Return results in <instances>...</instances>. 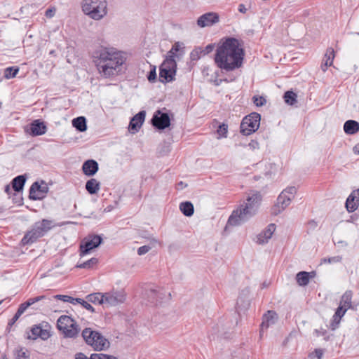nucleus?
I'll use <instances>...</instances> for the list:
<instances>
[{
  "label": "nucleus",
  "instance_id": "f257e3e1",
  "mask_svg": "<svg viewBox=\"0 0 359 359\" xmlns=\"http://www.w3.org/2000/svg\"><path fill=\"white\" fill-rule=\"evenodd\" d=\"M245 51L239 41L227 38L217 46L215 62L222 70L231 72L243 65Z\"/></svg>",
  "mask_w": 359,
  "mask_h": 359
},
{
  "label": "nucleus",
  "instance_id": "f03ea898",
  "mask_svg": "<svg viewBox=\"0 0 359 359\" xmlns=\"http://www.w3.org/2000/svg\"><path fill=\"white\" fill-rule=\"evenodd\" d=\"M262 200V196L259 192L251 191L243 203L232 212L227 226H240L248 222L257 214Z\"/></svg>",
  "mask_w": 359,
  "mask_h": 359
},
{
  "label": "nucleus",
  "instance_id": "7ed1b4c3",
  "mask_svg": "<svg viewBox=\"0 0 359 359\" xmlns=\"http://www.w3.org/2000/svg\"><path fill=\"white\" fill-rule=\"evenodd\" d=\"M54 226H55V224L53 220L43 219L35 222L32 229L22 238V243L29 245L36 242Z\"/></svg>",
  "mask_w": 359,
  "mask_h": 359
},
{
  "label": "nucleus",
  "instance_id": "20e7f679",
  "mask_svg": "<svg viewBox=\"0 0 359 359\" xmlns=\"http://www.w3.org/2000/svg\"><path fill=\"white\" fill-rule=\"evenodd\" d=\"M82 11L95 20L102 19L107 13L106 0H83Z\"/></svg>",
  "mask_w": 359,
  "mask_h": 359
},
{
  "label": "nucleus",
  "instance_id": "39448f33",
  "mask_svg": "<svg viewBox=\"0 0 359 359\" xmlns=\"http://www.w3.org/2000/svg\"><path fill=\"white\" fill-rule=\"evenodd\" d=\"M82 336L86 342L95 351H102L108 348L110 343L107 339L100 332L86 328L82 332Z\"/></svg>",
  "mask_w": 359,
  "mask_h": 359
},
{
  "label": "nucleus",
  "instance_id": "423d86ee",
  "mask_svg": "<svg viewBox=\"0 0 359 359\" xmlns=\"http://www.w3.org/2000/svg\"><path fill=\"white\" fill-rule=\"evenodd\" d=\"M58 330L67 337L73 338L80 332V327L76 322L70 316H61L57 321Z\"/></svg>",
  "mask_w": 359,
  "mask_h": 359
},
{
  "label": "nucleus",
  "instance_id": "0eeeda50",
  "mask_svg": "<svg viewBox=\"0 0 359 359\" xmlns=\"http://www.w3.org/2000/svg\"><path fill=\"white\" fill-rule=\"evenodd\" d=\"M124 59L121 53L116 51L112 57L104 65H100L99 72L105 77H109L117 74L121 70V66L123 64Z\"/></svg>",
  "mask_w": 359,
  "mask_h": 359
},
{
  "label": "nucleus",
  "instance_id": "6e6552de",
  "mask_svg": "<svg viewBox=\"0 0 359 359\" xmlns=\"http://www.w3.org/2000/svg\"><path fill=\"white\" fill-rule=\"evenodd\" d=\"M177 69L175 59L166 58L160 66L159 80L161 82H170L174 80Z\"/></svg>",
  "mask_w": 359,
  "mask_h": 359
},
{
  "label": "nucleus",
  "instance_id": "1a4fd4ad",
  "mask_svg": "<svg viewBox=\"0 0 359 359\" xmlns=\"http://www.w3.org/2000/svg\"><path fill=\"white\" fill-rule=\"evenodd\" d=\"M296 192L295 187H289L284 189L277 198V204L273 209V213L277 215L284 210L294 198Z\"/></svg>",
  "mask_w": 359,
  "mask_h": 359
},
{
  "label": "nucleus",
  "instance_id": "9d476101",
  "mask_svg": "<svg viewBox=\"0 0 359 359\" xmlns=\"http://www.w3.org/2000/svg\"><path fill=\"white\" fill-rule=\"evenodd\" d=\"M260 115L252 113L246 116L241 123V133L244 135H249L255 133L260 125Z\"/></svg>",
  "mask_w": 359,
  "mask_h": 359
},
{
  "label": "nucleus",
  "instance_id": "9b49d317",
  "mask_svg": "<svg viewBox=\"0 0 359 359\" xmlns=\"http://www.w3.org/2000/svg\"><path fill=\"white\" fill-rule=\"evenodd\" d=\"M116 50L111 47H100L94 52V59L97 69H100V65H104L109 61L116 53Z\"/></svg>",
  "mask_w": 359,
  "mask_h": 359
},
{
  "label": "nucleus",
  "instance_id": "f8f14e48",
  "mask_svg": "<svg viewBox=\"0 0 359 359\" xmlns=\"http://www.w3.org/2000/svg\"><path fill=\"white\" fill-rule=\"evenodd\" d=\"M102 241V238L97 235H90L86 237L80 245V255L84 256L90 253L101 244Z\"/></svg>",
  "mask_w": 359,
  "mask_h": 359
},
{
  "label": "nucleus",
  "instance_id": "ddd939ff",
  "mask_svg": "<svg viewBox=\"0 0 359 359\" xmlns=\"http://www.w3.org/2000/svg\"><path fill=\"white\" fill-rule=\"evenodd\" d=\"M126 293L123 290H111L104 293V307L116 306L126 300Z\"/></svg>",
  "mask_w": 359,
  "mask_h": 359
},
{
  "label": "nucleus",
  "instance_id": "4468645a",
  "mask_svg": "<svg viewBox=\"0 0 359 359\" xmlns=\"http://www.w3.org/2000/svg\"><path fill=\"white\" fill-rule=\"evenodd\" d=\"M48 191V187L45 182H36L32 184L29 189V198L35 201L41 200L45 198Z\"/></svg>",
  "mask_w": 359,
  "mask_h": 359
},
{
  "label": "nucleus",
  "instance_id": "2eb2a0df",
  "mask_svg": "<svg viewBox=\"0 0 359 359\" xmlns=\"http://www.w3.org/2000/svg\"><path fill=\"white\" fill-rule=\"evenodd\" d=\"M152 124L159 130L168 128L170 124V119L168 114L158 111L151 119Z\"/></svg>",
  "mask_w": 359,
  "mask_h": 359
},
{
  "label": "nucleus",
  "instance_id": "dca6fc26",
  "mask_svg": "<svg viewBox=\"0 0 359 359\" xmlns=\"http://www.w3.org/2000/svg\"><path fill=\"white\" fill-rule=\"evenodd\" d=\"M149 297L158 305L168 302L170 299L171 294L164 289L151 290Z\"/></svg>",
  "mask_w": 359,
  "mask_h": 359
},
{
  "label": "nucleus",
  "instance_id": "f3484780",
  "mask_svg": "<svg viewBox=\"0 0 359 359\" xmlns=\"http://www.w3.org/2000/svg\"><path fill=\"white\" fill-rule=\"evenodd\" d=\"M219 22V15L215 13H207L200 16L197 25L200 27L211 26Z\"/></svg>",
  "mask_w": 359,
  "mask_h": 359
},
{
  "label": "nucleus",
  "instance_id": "a211bd4d",
  "mask_svg": "<svg viewBox=\"0 0 359 359\" xmlns=\"http://www.w3.org/2000/svg\"><path fill=\"white\" fill-rule=\"evenodd\" d=\"M146 113L144 111H140L134 116L130 121L128 129L132 133H137L143 124Z\"/></svg>",
  "mask_w": 359,
  "mask_h": 359
},
{
  "label": "nucleus",
  "instance_id": "6ab92c4d",
  "mask_svg": "<svg viewBox=\"0 0 359 359\" xmlns=\"http://www.w3.org/2000/svg\"><path fill=\"white\" fill-rule=\"evenodd\" d=\"M278 320V315L273 311H268L266 313H265L263 316V320L261 324V332L264 331V330H266L270 326L274 325Z\"/></svg>",
  "mask_w": 359,
  "mask_h": 359
},
{
  "label": "nucleus",
  "instance_id": "aec40b11",
  "mask_svg": "<svg viewBox=\"0 0 359 359\" xmlns=\"http://www.w3.org/2000/svg\"><path fill=\"white\" fill-rule=\"evenodd\" d=\"M359 205V189L353 191L346 201V207L348 212H353Z\"/></svg>",
  "mask_w": 359,
  "mask_h": 359
},
{
  "label": "nucleus",
  "instance_id": "412c9836",
  "mask_svg": "<svg viewBox=\"0 0 359 359\" xmlns=\"http://www.w3.org/2000/svg\"><path fill=\"white\" fill-rule=\"evenodd\" d=\"M276 230V225L274 224H270L267 226L266 229L262 231L257 236V242L259 244H265L268 243L269 240L271 238L273 233Z\"/></svg>",
  "mask_w": 359,
  "mask_h": 359
},
{
  "label": "nucleus",
  "instance_id": "4be33fe9",
  "mask_svg": "<svg viewBox=\"0 0 359 359\" xmlns=\"http://www.w3.org/2000/svg\"><path fill=\"white\" fill-rule=\"evenodd\" d=\"M82 170L86 175H94L98 170V163L94 160H88L83 164Z\"/></svg>",
  "mask_w": 359,
  "mask_h": 359
},
{
  "label": "nucleus",
  "instance_id": "5701e85b",
  "mask_svg": "<svg viewBox=\"0 0 359 359\" xmlns=\"http://www.w3.org/2000/svg\"><path fill=\"white\" fill-rule=\"evenodd\" d=\"M46 132V126L43 122H40L39 120L34 121L30 125V133L34 136L43 135Z\"/></svg>",
  "mask_w": 359,
  "mask_h": 359
},
{
  "label": "nucleus",
  "instance_id": "b1692460",
  "mask_svg": "<svg viewBox=\"0 0 359 359\" xmlns=\"http://www.w3.org/2000/svg\"><path fill=\"white\" fill-rule=\"evenodd\" d=\"M334 58V51L332 48H329L327 49L326 53L325 54L324 58L323 60V62L321 65V69L323 72L327 70L328 67H330L333 63V60Z\"/></svg>",
  "mask_w": 359,
  "mask_h": 359
},
{
  "label": "nucleus",
  "instance_id": "393cba45",
  "mask_svg": "<svg viewBox=\"0 0 359 359\" xmlns=\"http://www.w3.org/2000/svg\"><path fill=\"white\" fill-rule=\"evenodd\" d=\"M314 272L300 271L296 275V280L299 285L306 286L309 284L311 278L314 277Z\"/></svg>",
  "mask_w": 359,
  "mask_h": 359
},
{
  "label": "nucleus",
  "instance_id": "a878e982",
  "mask_svg": "<svg viewBox=\"0 0 359 359\" xmlns=\"http://www.w3.org/2000/svg\"><path fill=\"white\" fill-rule=\"evenodd\" d=\"M46 299L44 295L38 296L34 298L29 299L27 302L21 304L17 311L18 314H22L28 307L34 305L35 303Z\"/></svg>",
  "mask_w": 359,
  "mask_h": 359
},
{
  "label": "nucleus",
  "instance_id": "bb28decb",
  "mask_svg": "<svg viewBox=\"0 0 359 359\" xmlns=\"http://www.w3.org/2000/svg\"><path fill=\"white\" fill-rule=\"evenodd\" d=\"M344 130L346 134H355L359 130V123L355 121L348 120L345 122Z\"/></svg>",
  "mask_w": 359,
  "mask_h": 359
},
{
  "label": "nucleus",
  "instance_id": "cd10ccee",
  "mask_svg": "<svg viewBox=\"0 0 359 359\" xmlns=\"http://www.w3.org/2000/svg\"><path fill=\"white\" fill-rule=\"evenodd\" d=\"M88 302L93 304L102 305L104 307V293L97 292L86 296Z\"/></svg>",
  "mask_w": 359,
  "mask_h": 359
},
{
  "label": "nucleus",
  "instance_id": "c85d7f7f",
  "mask_svg": "<svg viewBox=\"0 0 359 359\" xmlns=\"http://www.w3.org/2000/svg\"><path fill=\"white\" fill-rule=\"evenodd\" d=\"M100 182L95 178H92L87 181L86 189L90 194H95L100 190Z\"/></svg>",
  "mask_w": 359,
  "mask_h": 359
},
{
  "label": "nucleus",
  "instance_id": "c756f323",
  "mask_svg": "<svg viewBox=\"0 0 359 359\" xmlns=\"http://www.w3.org/2000/svg\"><path fill=\"white\" fill-rule=\"evenodd\" d=\"M180 210L181 212L187 217H190L194 214V208L191 202L186 201L180 204Z\"/></svg>",
  "mask_w": 359,
  "mask_h": 359
},
{
  "label": "nucleus",
  "instance_id": "7c9ffc66",
  "mask_svg": "<svg viewBox=\"0 0 359 359\" xmlns=\"http://www.w3.org/2000/svg\"><path fill=\"white\" fill-rule=\"evenodd\" d=\"M26 178L24 175H19L15 177L12 181V186L15 191H20L22 190L25 184Z\"/></svg>",
  "mask_w": 359,
  "mask_h": 359
},
{
  "label": "nucleus",
  "instance_id": "2f4dec72",
  "mask_svg": "<svg viewBox=\"0 0 359 359\" xmlns=\"http://www.w3.org/2000/svg\"><path fill=\"white\" fill-rule=\"evenodd\" d=\"M72 125L80 132H84L87 129L86 121L83 116H79L73 119Z\"/></svg>",
  "mask_w": 359,
  "mask_h": 359
},
{
  "label": "nucleus",
  "instance_id": "473e14b6",
  "mask_svg": "<svg viewBox=\"0 0 359 359\" xmlns=\"http://www.w3.org/2000/svg\"><path fill=\"white\" fill-rule=\"evenodd\" d=\"M351 292H346L341 297L339 305H342V306L349 309L351 306Z\"/></svg>",
  "mask_w": 359,
  "mask_h": 359
},
{
  "label": "nucleus",
  "instance_id": "72a5a7b5",
  "mask_svg": "<svg viewBox=\"0 0 359 359\" xmlns=\"http://www.w3.org/2000/svg\"><path fill=\"white\" fill-rule=\"evenodd\" d=\"M297 95L292 91H287L285 93L283 98L287 104L293 105L297 102Z\"/></svg>",
  "mask_w": 359,
  "mask_h": 359
},
{
  "label": "nucleus",
  "instance_id": "f704fd0d",
  "mask_svg": "<svg viewBox=\"0 0 359 359\" xmlns=\"http://www.w3.org/2000/svg\"><path fill=\"white\" fill-rule=\"evenodd\" d=\"M98 262V260L97 258L93 257L86 262H83L82 263H78L76 265L77 268L80 269H91L94 266H95Z\"/></svg>",
  "mask_w": 359,
  "mask_h": 359
},
{
  "label": "nucleus",
  "instance_id": "c9c22d12",
  "mask_svg": "<svg viewBox=\"0 0 359 359\" xmlns=\"http://www.w3.org/2000/svg\"><path fill=\"white\" fill-rule=\"evenodd\" d=\"M19 72V68L15 67H7L4 70V77L7 79H10L15 77Z\"/></svg>",
  "mask_w": 359,
  "mask_h": 359
},
{
  "label": "nucleus",
  "instance_id": "e433bc0d",
  "mask_svg": "<svg viewBox=\"0 0 359 359\" xmlns=\"http://www.w3.org/2000/svg\"><path fill=\"white\" fill-rule=\"evenodd\" d=\"M42 332L41 327L35 325L31 329L32 335H29L28 338L32 339H36L39 337L41 332Z\"/></svg>",
  "mask_w": 359,
  "mask_h": 359
},
{
  "label": "nucleus",
  "instance_id": "4c0bfd02",
  "mask_svg": "<svg viewBox=\"0 0 359 359\" xmlns=\"http://www.w3.org/2000/svg\"><path fill=\"white\" fill-rule=\"evenodd\" d=\"M227 132H228V126L224 123L221 124L217 130V133L218 135L217 138L219 139L222 137H226V135H227Z\"/></svg>",
  "mask_w": 359,
  "mask_h": 359
},
{
  "label": "nucleus",
  "instance_id": "58836bf2",
  "mask_svg": "<svg viewBox=\"0 0 359 359\" xmlns=\"http://www.w3.org/2000/svg\"><path fill=\"white\" fill-rule=\"evenodd\" d=\"M180 50V44L178 43H175L171 50L168 53V57L166 58H173L175 59L176 57V53Z\"/></svg>",
  "mask_w": 359,
  "mask_h": 359
},
{
  "label": "nucleus",
  "instance_id": "ea45409f",
  "mask_svg": "<svg viewBox=\"0 0 359 359\" xmlns=\"http://www.w3.org/2000/svg\"><path fill=\"white\" fill-rule=\"evenodd\" d=\"M203 55L202 53V47H198L196 48L191 53V57L192 60H198Z\"/></svg>",
  "mask_w": 359,
  "mask_h": 359
},
{
  "label": "nucleus",
  "instance_id": "a19ab883",
  "mask_svg": "<svg viewBox=\"0 0 359 359\" xmlns=\"http://www.w3.org/2000/svg\"><path fill=\"white\" fill-rule=\"evenodd\" d=\"M341 318L337 316L335 313L333 316L332 322L330 323V327L332 330H336L338 327V325L340 323Z\"/></svg>",
  "mask_w": 359,
  "mask_h": 359
},
{
  "label": "nucleus",
  "instance_id": "79ce46f5",
  "mask_svg": "<svg viewBox=\"0 0 359 359\" xmlns=\"http://www.w3.org/2000/svg\"><path fill=\"white\" fill-rule=\"evenodd\" d=\"M93 358L94 359H117L115 356L104 354V353H93Z\"/></svg>",
  "mask_w": 359,
  "mask_h": 359
},
{
  "label": "nucleus",
  "instance_id": "37998d69",
  "mask_svg": "<svg viewBox=\"0 0 359 359\" xmlns=\"http://www.w3.org/2000/svg\"><path fill=\"white\" fill-rule=\"evenodd\" d=\"M253 102L257 107H262L266 104V101L263 97L255 96L253 97Z\"/></svg>",
  "mask_w": 359,
  "mask_h": 359
},
{
  "label": "nucleus",
  "instance_id": "c03bdc74",
  "mask_svg": "<svg viewBox=\"0 0 359 359\" xmlns=\"http://www.w3.org/2000/svg\"><path fill=\"white\" fill-rule=\"evenodd\" d=\"M148 81L149 82H154L156 79V67H153L148 76H147Z\"/></svg>",
  "mask_w": 359,
  "mask_h": 359
},
{
  "label": "nucleus",
  "instance_id": "a18cd8bd",
  "mask_svg": "<svg viewBox=\"0 0 359 359\" xmlns=\"http://www.w3.org/2000/svg\"><path fill=\"white\" fill-rule=\"evenodd\" d=\"M151 249V246L149 245H143L138 248L137 250V254L139 255H143L147 253Z\"/></svg>",
  "mask_w": 359,
  "mask_h": 359
},
{
  "label": "nucleus",
  "instance_id": "49530a36",
  "mask_svg": "<svg viewBox=\"0 0 359 359\" xmlns=\"http://www.w3.org/2000/svg\"><path fill=\"white\" fill-rule=\"evenodd\" d=\"M347 309V308L342 306V305H339L335 312V314L341 318L344 316Z\"/></svg>",
  "mask_w": 359,
  "mask_h": 359
},
{
  "label": "nucleus",
  "instance_id": "de8ad7c7",
  "mask_svg": "<svg viewBox=\"0 0 359 359\" xmlns=\"http://www.w3.org/2000/svg\"><path fill=\"white\" fill-rule=\"evenodd\" d=\"M80 304L83 307L85 308L86 309L90 311V312H93L94 311V309L93 307L90 304V302L87 301H85L83 300V299H81V301L80 302Z\"/></svg>",
  "mask_w": 359,
  "mask_h": 359
},
{
  "label": "nucleus",
  "instance_id": "09e8293b",
  "mask_svg": "<svg viewBox=\"0 0 359 359\" xmlns=\"http://www.w3.org/2000/svg\"><path fill=\"white\" fill-rule=\"evenodd\" d=\"M342 258L340 256H335L332 257H330L328 259H324V262H328L330 264L331 263H337L340 262L341 261Z\"/></svg>",
  "mask_w": 359,
  "mask_h": 359
},
{
  "label": "nucleus",
  "instance_id": "8fccbe9b",
  "mask_svg": "<svg viewBox=\"0 0 359 359\" xmlns=\"http://www.w3.org/2000/svg\"><path fill=\"white\" fill-rule=\"evenodd\" d=\"M214 45L213 44H208L205 48H202V53L203 55H206L210 52H212L214 49Z\"/></svg>",
  "mask_w": 359,
  "mask_h": 359
},
{
  "label": "nucleus",
  "instance_id": "3c124183",
  "mask_svg": "<svg viewBox=\"0 0 359 359\" xmlns=\"http://www.w3.org/2000/svg\"><path fill=\"white\" fill-rule=\"evenodd\" d=\"M56 299L61 300L64 302H69L71 297L68 295L57 294L54 297Z\"/></svg>",
  "mask_w": 359,
  "mask_h": 359
},
{
  "label": "nucleus",
  "instance_id": "603ef678",
  "mask_svg": "<svg viewBox=\"0 0 359 359\" xmlns=\"http://www.w3.org/2000/svg\"><path fill=\"white\" fill-rule=\"evenodd\" d=\"M315 333L317 337L323 336L325 339H328V337H327V331L323 328L320 330H315Z\"/></svg>",
  "mask_w": 359,
  "mask_h": 359
},
{
  "label": "nucleus",
  "instance_id": "864d4df0",
  "mask_svg": "<svg viewBox=\"0 0 359 359\" xmlns=\"http://www.w3.org/2000/svg\"><path fill=\"white\" fill-rule=\"evenodd\" d=\"M55 8H53L47 9L46 11L45 15L48 18H51L55 15Z\"/></svg>",
  "mask_w": 359,
  "mask_h": 359
},
{
  "label": "nucleus",
  "instance_id": "5fc2aeb1",
  "mask_svg": "<svg viewBox=\"0 0 359 359\" xmlns=\"http://www.w3.org/2000/svg\"><path fill=\"white\" fill-rule=\"evenodd\" d=\"M75 359H94L93 358V354L90 355V357H87L84 353H77L75 355Z\"/></svg>",
  "mask_w": 359,
  "mask_h": 359
},
{
  "label": "nucleus",
  "instance_id": "6e6d98bb",
  "mask_svg": "<svg viewBox=\"0 0 359 359\" xmlns=\"http://www.w3.org/2000/svg\"><path fill=\"white\" fill-rule=\"evenodd\" d=\"M17 357H18V359H28L29 355L25 351H23L21 350V351H18Z\"/></svg>",
  "mask_w": 359,
  "mask_h": 359
},
{
  "label": "nucleus",
  "instance_id": "4d7b16f0",
  "mask_svg": "<svg viewBox=\"0 0 359 359\" xmlns=\"http://www.w3.org/2000/svg\"><path fill=\"white\" fill-rule=\"evenodd\" d=\"M81 301V298H74V297H71V299L69 301V303H71L72 304H80V302Z\"/></svg>",
  "mask_w": 359,
  "mask_h": 359
},
{
  "label": "nucleus",
  "instance_id": "13d9d810",
  "mask_svg": "<svg viewBox=\"0 0 359 359\" xmlns=\"http://www.w3.org/2000/svg\"><path fill=\"white\" fill-rule=\"evenodd\" d=\"M238 11L239 12L242 13H245L248 11V9L246 8L245 6L243 4H239L238 6Z\"/></svg>",
  "mask_w": 359,
  "mask_h": 359
},
{
  "label": "nucleus",
  "instance_id": "bf43d9fd",
  "mask_svg": "<svg viewBox=\"0 0 359 359\" xmlns=\"http://www.w3.org/2000/svg\"><path fill=\"white\" fill-rule=\"evenodd\" d=\"M48 337V332L46 330L42 329V332H41L39 337H41L43 339H45Z\"/></svg>",
  "mask_w": 359,
  "mask_h": 359
},
{
  "label": "nucleus",
  "instance_id": "052dcab7",
  "mask_svg": "<svg viewBox=\"0 0 359 359\" xmlns=\"http://www.w3.org/2000/svg\"><path fill=\"white\" fill-rule=\"evenodd\" d=\"M315 354L316 355V357L318 358V359H321L322 356H323V351L320 350V349H317L315 351Z\"/></svg>",
  "mask_w": 359,
  "mask_h": 359
},
{
  "label": "nucleus",
  "instance_id": "680f3d73",
  "mask_svg": "<svg viewBox=\"0 0 359 359\" xmlns=\"http://www.w3.org/2000/svg\"><path fill=\"white\" fill-rule=\"evenodd\" d=\"M22 314H18V312H16L15 316H13V318L12 319L13 323H14L16 320H18V319L20 318V316Z\"/></svg>",
  "mask_w": 359,
  "mask_h": 359
},
{
  "label": "nucleus",
  "instance_id": "e2e57ef3",
  "mask_svg": "<svg viewBox=\"0 0 359 359\" xmlns=\"http://www.w3.org/2000/svg\"><path fill=\"white\" fill-rule=\"evenodd\" d=\"M353 151H354V153H355V154H359V144H356V145L353 147Z\"/></svg>",
  "mask_w": 359,
  "mask_h": 359
},
{
  "label": "nucleus",
  "instance_id": "0e129e2a",
  "mask_svg": "<svg viewBox=\"0 0 359 359\" xmlns=\"http://www.w3.org/2000/svg\"><path fill=\"white\" fill-rule=\"evenodd\" d=\"M184 187H186V185H184V183L182 182H180V183H178L177 184V187L178 189H182Z\"/></svg>",
  "mask_w": 359,
  "mask_h": 359
},
{
  "label": "nucleus",
  "instance_id": "69168bd1",
  "mask_svg": "<svg viewBox=\"0 0 359 359\" xmlns=\"http://www.w3.org/2000/svg\"><path fill=\"white\" fill-rule=\"evenodd\" d=\"M250 146L253 147V148H255L256 146H258V143L257 142H252L249 144Z\"/></svg>",
  "mask_w": 359,
  "mask_h": 359
},
{
  "label": "nucleus",
  "instance_id": "338daca9",
  "mask_svg": "<svg viewBox=\"0 0 359 359\" xmlns=\"http://www.w3.org/2000/svg\"><path fill=\"white\" fill-rule=\"evenodd\" d=\"M9 190H10V187L8 185H7L5 187V191L8 193L9 191Z\"/></svg>",
  "mask_w": 359,
  "mask_h": 359
},
{
  "label": "nucleus",
  "instance_id": "774afa93",
  "mask_svg": "<svg viewBox=\"0 0 359 359\" xmlns=\"http://www.w3.org/2000/svg\"><path fill=\"white\" fill-rule=\"evenodd\" d=\"M356 34L359 36V32H357Z\"/></svg>",
  "mask_w": 359,
  "mask_h": 359
}]
</instances>
